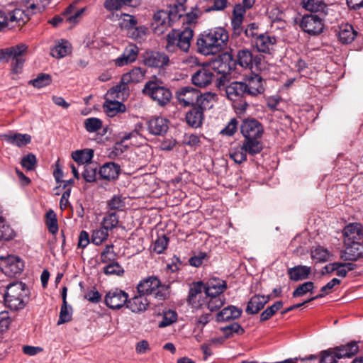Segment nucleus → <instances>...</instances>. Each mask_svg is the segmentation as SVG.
<instances>
[{
	"mask_svg": "<svg viewBox=\"0 0 363 363\" xmlns=\"http://www.w3.org/2000/svg\"><path fill=\"white\" fill-rule=\"evenodd\" d=\"M23 266V262L19 257L14 255H9L4 258L3 271L8 276L14 277L21 273Z\"/></svg>",
	"mask_w": 363,
	"mask_h": 363,
	"instance_id": "4be33fe9",
	"label": "nucleus"
},
{
	"mask_svg": "<svg viewBox=\"0 0 363 363\" xmlns=\"http://www.w3.org/2000/svg\"><path fill=\"white\" fill-rule=\"evenodd\" d=\"M148 33L149 29L146 26H135L128 31V37L138 42L145 40Z\"/></svg>",
	"mask_w": 363,
	"mask_h": 363,
	"instance_id": "c03bdc74",
	"label": "nucleus"
},
{
	"mask_svg": "<svg viewBox=\"0 0 363 363\" xmlns=\"http://www.w3.org/2000/svg\"><path fill=\"white\" fill-rule=\"evenodd\" d=\"M52 83V77L48 74H40L38 77L29 82L35 88H43Z\"/></svg>",
	"mask_w": 363,
	"mask_h": 363,
	"instance_id": "5fc2aeb1",
	"label": "nucleus"
},
{
	"mask_svg": "<svg viewBox=\"0 0 363 363\" xmlns=\"http://www.w3.org/2000/svg\"><path fill=\"white\" fill-rule=\"evenodd\" d=\"M94 157V151L91 149L79 150L72 153V159L79 164L89 162Z\"/></svg>",
	"mask_w": 363,
	"mask_h": 363,
	"instance_id": "79ce46f5",
	"label": "nucleus"
},
{
	"mask_svg": "<svg viewBox=\"0 0 363 363\" xmlns=\"http://www.w3.org/2000/svg\"><path fill=\"white\" fill-rule=\"evenodd\" d=\"M185 119L190 127L199 128L203 121V111L201 108L194 106L186 112Z\"/></svg>",
	"mask_w": 363,
	"mask_h": 363,
	"instance_id": "2f4dec72",
	"label": "nucleus"
},
{
	"mask_svg": "<svg viewBox=\"0 0 363 363\" xmlns=\"http://www.w3.org/2000/svg\"><path fill=\"white\" fill-rule=\"evenodd\" d=\"M166 49L168 52H175L182 48V30L172 29L167 35Z\"/></svg>",
	"mask_w": 363,
	"mask_h": 363,
	"instance_id": "473e14b6",
	"label": "nucleus"
},
{
	"mask_svg": "<svg viewBox=\"0 0 363 363\" xmlns=\"http://www.w3.org/2000/svg\"><path fill=\"white\" fill-rule=\"evenodd\" d=\"M125 207L124 199L119 195H114L107 201V209L108 211H115L116 210H123Z\"/></svg>",
	"mask_w": 363,
	"mask_h": 363,
	"instance_id": "13d9d810",
	"label": "nucleus"
},
{
	"mask_svg": "<svg viewBox=\"0 0 363 363\" xmlns=\"http://www.w3.org/2000/svg\"><path fill=\"white\" fill-rule=\"evenodd\" d=\"M262 150L251 146L250 144L242 141L241 145L234 147L229 152L230 157L238 164H241L247 160V154L254 156L259 154Z\"/></svg>",
	"mask_w": 363,
	"mask_h": 363,
	"instance_id": "9b49d317",
	"label": "nucleus"
},
{
	"mask_svg": "<svg viewBox=\"0 0 363 363\" xmlns=\"http://www.w3.org/2000/svg\"><path fill=\"white\" fill-rule=\"evenodd\" d=\"M46 225L49 232L52 234H55L58 231L56 214L52 210H50L46 213Z\"/></svg>",
	"mask_w": 363,
	"mask_h": 363,
	"instance_id": "4d7b16f0",
	"label": "nucleus"
},
{
	"mask_svg": "<svg viewBox=\"0 0 363 363\" xmlns=\"http://www.w3.org/2000/svg\"><path fill=\"white\" fill-rule=\"evenodd\" d=\"M299 26L304 32L313 35L320 34L323 29L321 17L314 14L303 16Z\"/></svg>",
	"mask_w": 363,
	"mask_h": 363,
	"instance_id": "ddd939ff",
	"label": "nucleus"
},
{
	"mask_svg": "<svg viewBox=\"0 0 363 363\" xmlns=\"http://www.w3.org/2000/svg\"><path fill=\"white\" fill-rule=\"evenodd\" d=\"M283 306V302L281 301L275 302L271 306L267 307L260 314V321L264 322L271 318L277 311L281 309Z\"/></svg>",
	"mask_w": 363,
	"mask_h": 363,
	"instance_id": "603ef678",
	"label": "nucleus"
},
{
	"mask_svg": "<svg viewBox=\"0 0 363 363\" xmlns=\"http://www.w3.org/2000/svg\"><path fill=\"white\" fill-rule=\"evenodd\" d=\"M128 84L130 83L123 81V76H122L119 84L110 89L106 96L109 99H124L128 98L130 91Z\"/></svg>",
	"mask_w": 363,
	"mask_h": 363,
	"instance_id": "a878e982",
	"label": "nucleus"
},
{
	"mask_svg": "<svg viewBox=\"0 0 363 363\" xmlns=\"http://www.w3.org/2000/svg\"><path fill=\"white\" fill-rule=\"evenodd\" d=\"M117 255L113 251V245H106L101 253L100 259L101 263L105 265L113 263L116 261Z\"/></svg>",
	"mask_w": 363,
	"mask_h": 363,
	"instance_id": "de8ad7c7",
	"label": "nucleus"
},
{
	"mask_svg": "<svg viewBox=\"0 0 363 363\" xmlns=\"http://www.w3.org/2000/svg\"><path fill=\"white\" fill-rule=\"evenodd\" d=\"M217 96L211 92L201 94L199 96L197 108H201L202 111L206 109L211 108L216 101Z\"/></svg>",
	"mask_w": 363,
	"mask_h": 363,
	"instance_id": "a19ab883",
	"label": "nucleus"
},
{
	"mask_svg": "<svg viewBox=\"0 0 363 363\" xmlns=\"http://www.w3.org/2000/svg\"><path fill=\"white\" fill-rule=\"evenodd\" d=\"M302 6L311 12L320 13L325 16L328 13V6L323 0H302Z\"/></svg>",
	"mask_w": 363,
	"mask_h": 363,
	"instance_id": "72a5a7b5",
	"label": "nucleus"
},
{
	"mask_svg": "<svg viewBox=\"0 0 363 363\" xmlns=\"http://www.w3.org/2000/svg\"><path fill=\"white\" fill-rule=\"evenodd\" d=\"M228 38V33L223 28L206 30L198 40L199 50L204 55H216L226 47Z\"/></svg>",
	"mask_w": 363,
	"mask_h": 363,
	"instance_id": "f257e3e1",
	"label": "nucleus"
},
{
	"mask_svg": "<svg viewBox=\"0 0 363 363\" xmlns=\"http://www.w3.org/2000/svg\"><path fill=\"white\" fill-rule=\"evenodd\" d=\"M84 126L87 132L94 133L102 127V121L97 118H88L84 121Z\"/></svg>",
	"mask_w": 363,
	"mask_h": 363,
	"instance_id": "0e129e2a",
	"label": "nucleus"
},
{
	"mask_svg": "<svg viewBox=\"0 0 363 363\" xmlns=\"http://www.w3.org/2000/svg\"><path fill=\"white\" fill-rule=\"evenodd\" d=\"M315 288L314 284L312 281H306L303 284H300L296 289L293 291L292 296L294 298L300 297L308 292L313 293V291Z\"/></svg>",
	"mask_w": 363,
	"mask_h": 363,
	"instance_id": "bf43d9fd",
	"label": "nucleus"
},
{
	"mask_svg": "<svg viewBox=\"0 0 363 363\" xmlns=\"http://www.w3.org/2000/svg\"><path fill=\"white\" fill-rule=\"evenodd\" d=\"M199 96L201 93L198 89L189 86L183 88V106H197Z\"/></svg>",
	"mask_w": 363,
	"mask_h": 363,
	"instance_id": "f704fd0d",
	"label": "nucleus"
},
{
	"mask_svg": "<svg viewBox=\"0 0 363 363\" xmlns=\"http://www.w3.org/2000/svg\"><path fill=\"white\" fill-rule=\"evenodd\" d=\"M168 242L169 238L166 235H159L152 244V251L157 254H162L167 248Z\"/></svg>",
	"mask_w": 363,
	"mask_h": 363,
	"instance_id": "864d4df0",
	"label": "nucleus"
},
{
	"mask_svg": "<svg viewBox=\"0 0 363 363\" xmlns=\"http://www.w3.org/2000/svg\"><path fill=\"white\" fill-rule=\"evenodd\" d=\"M200 67L199 62L195 57L191 56L183 60V71L186 72V73H183V77H187L189 73L192 74Z\"/></svg>",
	"mask_w": 363,
	"mask_h": 363,
	"instance_id": "3c124183",
	"label": "nucleus"
},
{
	"mask_svg": "<svg viewBox=\"0 0 363 363\" xmlns=\"http://www.w3.org/2000/svg\"><path fill=\"white\" fill-rule=\"evenodd\" d=\"M335 350L337 352L339 357H352L355 355L359 351V347L357 342L352 341L346 345H342L338 347H335Z\"/></svg>",
	"mask_w": 363,
	"mask_h": 363,
	"instance_id": "58836bf2",
	"label": "nucleus"
},
{
	"mask_svg": "<svg viewBox=\"0 0 363 363\" xmlns=\"http://www.w3.org/2000/svg\"><path fill=\"white\" fill-rule=\"evenodd\" d=\"M216 86L220 91H223L227 99L233 103L235 109L240 113L245 111L248 104L245 101L247 96L243 82L234 81L230 82L229 79L225 77L216 79Z\"/></svg>",
	"mask_w": 363,
	"mask_h": 363,
	"instance_id": "f03ea898",
	"label": "nucleus"
},
{
	"mask_svg": "<svg viewBox=\"0 0 363 363\" xmlns=\"http://www.w3.org/2000/svg\"><path fill=\"white\" fill-rule=\"evenodd\" d=\"M0 138L6 143L18 147H24L31 142V136L30 135L12 131L1 135Z\"/></svg>",
	"mask_w": 363,
	"mask_h": 363,
	"instance_id": "b1692460",
	"label": "nucleus"
},
{
	"mask_svg": "<svg viewBox=\"0 0 363 363\" xmlns=\"http://www.w3.org/2000/svg\"><path fill=\"white\" fill-rule=\"evenodd\" d=\"M238 64L245 69H260L262 56L254 55L248 49L239 50L236 55Z\"/></svg>",
	"mask_w": 363,
	"mask_h": 363,
	"instance_id": "f8f14e48",
	"label": "nucleus"
},
{
	"mask_svg": "<svg viewBox=\"0 0 363 363\" xmlns=\"http://www.w3.org/2000/svg\"><path fill=\"white\" fill-rule=\"evenodd\" d=\"M27 291L26 284L22 282L9 284L4 294L6 306L14 311L23 308L26 306L24 298L27 296Z\"/></svg>",
	"mask_w": 363,
	"mask_h": 363,
	"instance_id": "39448f33",
	"label": "nucleus"
},
{
	"mask_svg": "<svg viewBox=\"0 0 363 363\" xmlns=\"http://www.w3.org/2000/svg\"><path fill=\"white\" fill-rule=\"evenodd\" d=\"M72 52L71 44L65 40H61L52 49L50 54L53 57L62 58Z\"/></svg>",
	"mask_w": 363,
	"mask_h": 363,
	"instance_id": "e433bc0d",
	"label": "nucleus"
},
{
	"mask_svg": "<svg viewBox=\"0 0 363 363\" xmlns=\"http://www.w3.org/2000/svg\"><path fill=\"white\" fill-rule=\"evenodd\" d=\"M277 43L274 36L269 35L267 33H262L255 39V47L257 51L264 53H269Z\"/></svg>",
	"mask_w": 363,
	"mask_h": 363,
	"instance_id": "5701e85b",
	"label": "nucleus"
},
{
	"mask_svg": "<svg viewBox=\"0 0 363 363\" xmlns=\"http://www.w3.org/2000/svg\"><path fill=\"white\" fill-rule=\"evenodd\" d=\"M340 359L335 347L330 348L320 352L319 363H337Z\"/></svg>",
	"mask_w": 363,
	"mask_h": 363,
	"instance_id": "49530a36",
	"label": "nucleus"
},
{
	"mask_svg": "<svg viewBox=\"0 0 363 363\" xmlns=\"http://www.w3.org/2000/svg\"><path fill=\"white\" fill-rule=\"evenodd\" d=\"M139 294L145 296L152 295L159 300H164L167 297V287L161 284L160 280L154 276L141 280L137 286Z\"/></svg>",
	"mask_w": 363,
	"mask_h": 363,
	"instance_id": "0eeeda50",
	"label": "nucleus"
},
{
	"mask_svg": "<svg viewBox=\"0 0 363 363\" xmlns=\"http://www.w3.org/2000/svg\"><path fill=\"white\" fill-rule=\"evenodd\" d=\"M108 232L107 229L101 225L99 229H96L93 231L91 240L92 242L96 245H101L104 240H106L108 236Z\"/></svg>",
	"mask_w": 363,
	"mask_h": 363,
	"instance_id": "6e6d98bb",
	"label": "nucleus"
},
{
	"mask_svg": "<svg viewBox=\"0 0 363 363\" xmlns=\"http://www.w3.org/2000/svg\"><path fill=\"white\" fill-rule=\"evenodd\" d=\"M235 65V63L232 58V55L228 52H225L218 55L208 67L216 74V78L225 77L226 79H228V75L234 69Z\"/></svg>",
	"mask_w": 363,
	"mask_h": 363,
	"instance_id": "6e6552de",
	"label": "nucleus"
},
{
	"mask_svg": "<svg viewBox=\"0 0 363 363\" xmlns=\"http://www.w3.org/2000/svg\"><path fill=\"white\" fill-rule=\"evenodd\" d=\"M28 46L21 43L16 46L0 50V63L11 62L12 71L19 73L25 62V54Z\"/></svg>",
	"mask_w": 363,
	"mask_h": 363,
	"instance_id": "423d86ee",
	"label": "nucleus"
},
{
	"mask_svg": "<svg viewBox=\"0 0 363 363\" xmlns=\"http://www.w3.org/2000/svg\"><path fill=\"white\" fill-rule=\"evenodd\" d=\"M149 303L150 302L146 296L139 294L138 296H135L128 301L126 307L133 313H139L145 311Z\"/></svg>",
	"mask_w": 363,
	"mask_h": 363,
	"instance_id": "c85d7f7f",
	"label": "nucleus"
},
{
	"mask_svg": "<svg viewBox=\"0 0 363 363\" xmlns=\"http://www.w3.org/2000/svg\"><path fill=\"white\" fill-rule=\"evenodd\" d=\"M311 258L319 262H325L328 261L329 252L323 247H317L311 250Z\"/></svg>",
	"mask_w": 363,
	"mask_h": 363,
	"instance_id": "680f3d73",
	"label": "nucleus"
},
{
	"mask_svg": "<svg viewBox=\"0 0 363 363\" xmlns=\"http://www.w3.org/2000/svg\"><path fill=\"white\" fill-rule=\"evenodd\" d=\"M216 74L209 67H200L191 74V81L199 87H206L213 81L216 84Z\"/></svg>",
	"mask_w": 363,
	"mask_h": 363,
	"instance_id": "dca6fc26",
	"label": "nucleus"
},
{
	"mask_svg": "<svg viewBox=\"0 0 363 363\" xmlns=\"http://www.w3.org/2000/svg\"><path fill=\"white\" fill-rule=\"evenodd\" d=\"M182 3L178 2L174 5H169V9L159 10L153 16L150 24L153 33L157 35L163 34L169 27L182 18L179 13V7Z\"/></svg>",
	"mask_w": 363,
	"mask_h": 363,
	"instance_id": "7ed1b4c3",
	"label": "nucleus"
},
{
	"mask_svg": "<svg viewBox=\"0 0 363 363\" xmlns=\"http://www.w3.org/2000/svg\"><path fill=\"white\" fill-rule=\"evenodd\" d=\"M128 294L124 291L116 288L110 290L105 296V304L111 309H120L127 305Z\"/></svg>",
	"mask_w": 363,
	"mask_h": 363,
	"instance_id": "4468645a",
	"label": "nucleus"
},
{
	"mask_svg": "<svg viewBox=\"0 0 363 363\" xmlns=\"http://www.w3.org/2000/svg\"><path fill=\"white\" fill-rule=\"evenodd\" d=\"M345 243L359 242L363 243V228L360 223H354L344 229Z\"/></svg>",
	"mask_w": 363,
	"mask_h": 363,
	"instance_id": "aec40b11",
	"label": "nucleus"
},
{
	"mask_svg": "<svg viewBox=\"0 0 363 363\" xmlns=\"http://www.w3.org/2000/svg\"><path fill=\"white\" fill-rule=\"evenodd\" d=\"M138 51V48L136 45H131L127 47L123 54L115 60V65L122 67L134 62L137 58Z\"/></svg>",
	"mask_w": 363,
	"mask_h": 363,
	"instance_id": "bb28decb",
	"label": "nucleus"
},
{
	"mask_svg": "<svg viewBox=\"0 0 363 363\" xmlns=\"http://www.w3.org/2000/svg\"><path fill=\"white\" fill-rule=\"evenodd\" d=\"M224 301L221 296L209 297L206 298V304L210 311H214L223 306Z\"/></svg>",
	"mask_w": 363,
	"mask_h": 363,
	"instance_id": "774afa93",
	"label": "nucleus"
},
{
	"mask_svg": "<svg viewBox=\"0 0 363 363\" xmlns=\"http://www.w3.org/2000/svg\"><path fill=\"white\" fill-rule=\"evenodd\" d=\"M119 217L116 211H107L101 221V225L111 231L118 226Z\"/></svg>",
	"mask_w": 363,
	"mask_h": 363,
	"instance_id": "37998d69",
	"label": "nucleus"
},
{
	"mask_svg": "<svg viewBox=\"0 0 363 363\" xmlns=\"http://www.w3.org/2000/svg\"><path fill=\"white\" fill-rule=\"evenodd\" d=\"M169 57L164 52L146 51L143 56L145 65L151 67H162L169 62Z\"/></svg>",
	"mask_w": 363,
	"mask_h": 363,
	"instance_id": "6ab92c4d",
	"label": "nucleus"
},
{
	"mask_svg": "<svg viewBox=\"0 0 363 363\" xmlns=\"http://www.w3.org/2000/svg\"><path fill=\"white\" fill-rule=\"evenodd\" d=\"M220 330L223 331V335L226 338L232 337L235 333L242 335L244 333V329L237 323L223 327Z\"/></svg>",
	"mask_w": 363,
	"mask_h": 363,
	"instance_id": "e2e57ef3",
	"label": "nucleus"
},
{
	"mask_svg": "<svg viewBox=\"0 0 363 363\" xmlns=\"http://www.w3.org/2000/svg\"><path fill=\"white\" fill-rule=\"evenodd\" d=\"M345 248L340 252V257L345 261L355 262L363 257L362 243L357 242L355 243H345Z\"/></svg>",
	"mask_w": 363,
	"mask_h": 363,
	"instance_id": "a211bd4d",
	"label": "nucleus"
},
{
	"mask_svg": "<svg viewBox=\"0 0 363 363\" xmlns=\"http://www.w3.org/2000/svg\"><path fill=\"white\" fill-rule=\"evenodd\" d=\"M148 132L156 136L163 135L169 128L168 121L162 117H153L146 123Z\"/></svg>",
	"mask_w": 363,
	"mask_h": 363,
	"instance_id": "412c9836",
	"label": "nucleus"
},
{
	"mask_svg": "<svg viewBox=\"0 0 363 363\" xmlns=\"http://www.w3.org/2000/svg\"><path fill=\"white\" fill-rule=\"evenodd\" d=\"M264 306V302L261 299V296L255 295L248 301L245 312L250 315L256 314L262 310Z\"/></svg>",
	"mask_w": 363,
	"mask_h": 363,
	"instance_id": "a18cd8bd",
	"label": "nucleus"
},
{
	"mask_svg": "<svg viewBox=\"0 0 363 363\" xmlns=\"http://www.w3.org/2000/svg\"><path fill=\"white\" fill-rule=\"evenodd\" d=\"M119 26L121 28L128 30V31L137 25L138 21L133 15L122 13L119 17Z\"/></svg>",
	"mask_w": 363,
	"mask_h": 363,
	"instance_id": "09e8293b",
	"label": "nucleus"
},
{
	"mask_svg": "<svg viewBox=\"0 0 363 363\" xmlns=\"http://www.w3.org/2000/svg\"><path fill=\"white\" fill-rule=\"evenodd\" d=\"M226 287L225 282L223 281H215L208 284L205 285V298L220 296V294L225 290Z\"/></svg>",
	"mask_w": 363,
	"mask_h": 363,
	"instance_id": "c9c22d12",
	"label": "nucleus"
},
{
	"mask_svg": "<svg viewBox=\"0 0 363 363\" xmlns=\"http://www.w3.org/2000/svg\"><path fill=\"white\" fill-rule=\"evenodd\" d=\"M205 284L202 281L193 282L189 285L186 302L193 308L198 309L206 304Z\"/></svg>",
	"mask_w": 363,
	"mask_h": 363,
	"instance_id": "9d476101",
	"label": "nucleus"
},
{
	"mask_svg": "<svg viewBox=\"0 0 363 363\" xmlns=\"http://www.w3.org/2000/svg\"><path fill=\"white\" fill-rule=\"evenodd\" d=\"M97 175V169L91 164H86L84 167V172H82V177L84 179L89 183H91L96 181Z\"/></svg>",
	"mask_w": 363,
	"mask_h": 363,
	"instance_id": "69168bd1",
	"label": "nucleus"
},
{
	"mask_svg": "<svg viewBox=\"0 0 363 363\" xmlns=\"http://www.w3.org/2000/svg\"><path fill=\"white\" fill-rule=\"evenodd\" d=\"M84 11V9L75 11V6L73 4L69 5L62 13V16H55L49 23L54 26H59L62 21L70 23H75L77 21V18L82 15Z\"/></svg>",
	"mask_w": 363,
	"mask_h": 363,
	"instance_id": "f3484780",
	"label": "nucleus"
},
{
	"mask_svg": "<svg viewBox=\"0 0 363 363\" xmlns=\"http://www.w3.org/2000/svg\"><path fill=\"white\" fill-rule=\"evenodd\" d=\"M121 172V167L114 162H106L103 164L99 170L100 178L107 181H113L118 179Z\"/></svg>",
	"mask_w": 363,
	"mask_h": 363,
	"instance_id": "393cba45",
	"label": "nucleus"
},
{
	"mask_svg": "<svg viewBox=\"0 0 363 363\" xmlns=\"http://www.w3.org/2000/svg\"><path fill=\"white\" fill-rule=\"evenodd\" d=\"M104 109L109 117H113L118 113L125 112V106L118 101L107 99L104 104Z\"/></svg>",
	"mask_w": 363,
	"mask_h": 363,
	"instance_id": "4c0bfd02",
	"label": "nucleus"
},
{
	"mask_svg": "<svg viewBox=\"0 0 363 363\" xmlns=\"http://www.w3.org/2000/svg\"><path fill=\"white\" fill-rule=\"evenodd\" d=\"M242 82L247 96H257L264 92L265 82L259 74H255L248 76Z\"/></svg>",
	"mask_w": 363,
	"mask_h": 363,
	"instance_id": "2eb2a0df",
	"label": "nucleus"
},
{
	"mask_svg": "<svg viewBox=\"0 0 363 363\" xmlns=\"http://www.w3.org/2000/svg\"><path fill=\"white\" fill-rule=\"evenodd\" d=\"M242 309L235 306H228L216 314L217 322H225L240 318L242 315Z\"/></svg>",
	"mask_w": 363,
	"mask_h": 363,
	"instance_id": "cd10ccee",
	"label": "nucleus"
},
{
	"mask_svg": "<svg viewBox=\"0 0 363 363\" xmlns=\"http://www.w3.org/2000/svg\"><path fill=\"white\" fill-rule=\"evenodd\" d=\"M357 35V32L353 26L349 23L342 24L339 27L337 33L338 39L342 44H349L354 41Z\"/></svg>",
	"mask_w": 363,
	"mask_h": 363,
	"instance_id": "7c9ffc66",
	"label": "nucleus"
},
{
	"mask_svg": "<svg viewBox=\"0 0 363 363\" xmlns=\"http://www.w3.org/2000/svg\"><path fill=\"white\" fill-rule=\"evenodd\" d=\"M146 70L141 67H134L129 72L124 74L123 81L129 83H139L144 79Z\"/></svg>",
	"mask_w": 363,
	"mask_h": 363,
	"instance_id": "ea45409f",
	"label": "nucleus"
},
{
	"mask_svg": "<svg viewBox=\"0 0 363 363\" xmlns=\"http://www.w3.org/2000/svg\"><path fill=\"white\" fill-rule=\"evenodd\" d=\"M311 273V268L305 265H297L287 270L289 279L294 281L306 279Z\"/></svg>",
	"mask_w": 363,
	"mask_h": 363,
	"instance_id": "c756f323",
	"label": "nucleus"
},
{
	"mask_svg": "<svg viewBox=\"0 0 363 363\" xmlns=\"http://www.w3.org/2000/svg\"><path fill=\"white\" fill-rule=\"evenodd\" d=\"M103 272L107 276L122 277L125 271L122 266L118 262H116L105 265L103 268Z\"/></svg>",
	"mask_w": 363,
	"mask_h": 363,
	"instance_id": "8fccbe9b",
	"label": "nucleus"
},
{
	"mask_svg": "<svg viewBox=\"0 0 363 363\" xmlns=\"http://www.w3.org/2000/svg\"><path fill=\"white\" fill-rule=\"evenodd\" d=\"M240 129L244 141L252 147L262 150L261 139L264 133V128L259 121L255 118L245 119L240 125Z\"/></svg>",
	"mask_w": 363,
	"mask_h": 363,
	"instance_id": "20e7f679",
	"label": "nucleus"
},
{
	"mask_svg": "<svg viewBox=\"0 0 363 363\" xmlns=\"http://www.w3.org/2000/svg\"><path fill=\"white\" fill-rule=\"evenodd\" d=\"M28 20V18L21 9L13 10L9 13V17L8 18L9 23L16 22L18 26L24 24Z\"/></svg>",
	"mask_w": 363,
	"mask_h": 363,
	"instance_id": "052dcab7",
	"label": "nucleus"
},
{
	"mask_svg": "<svg viewBox=\"0 0 363 363\" xmlns=\"http://www.w3.org/2000/svg\"><path fill=\"white\" fill-rule=\"evenodd\" d=\"M143 93L157 101L160 106L167 104L172 98L171 91L156 81L147 82L143 89Z\"/></svg>",
	"mask_w": 363,
	"mask_h": 363,
	"instance_id": "1a4fd4ad",
	"label": "nucleus"
},
{
	"mask_svg": "<svg viewBox=\"0 0 363 363\" xmlns=\"http://www.w3.org/2000/svg\"><path fill=\"white\" fill-rule=\"evenodd\" d=\"M104 6L108 11H119L126 6V2L125 0H106Z\"/></svg>",
	"mask_w": 363,
	"mask_h": 363,
	"instance_id": "338daca9",
	"label": "nucleus"
}]
</instances>
